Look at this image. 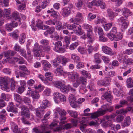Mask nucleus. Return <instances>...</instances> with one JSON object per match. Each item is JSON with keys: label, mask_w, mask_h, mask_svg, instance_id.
<instances>
[{"label": "nucleus", "mask_w": 133, "mask_h": 133, "mask_svg": "<svg viewBox=\"0 0 133 133\" xmlns=\"http://www.w3.org/2000/svg\"><path fill=\"white\" fill-rule=\"evenodd\" d=\"M56 25L55 28L57 30H59L62 28V23L61 22L58 21Z\"/></svg>", "instance_id": "nucleus-53"}, {"label": "nucleus", "mask_w": 133, "mask_h": 133, "mask_svg": "<svg viewBox=\"0 0 133 133\" xmlns=\"http://www.w3.org/2000/svg\"><path fill=\"white\" fill-rule=\"evenodd\" d=\"M47 129V124H43L41 125L40 127V129L37 127L34 128L33 129V132L35 133H46L48 132L50 133L49 131H46Z\"/></svg>", "instance_id": "nucleus-5"}, {"label": "nucleus", "mask_w": 133, "mask_h": 133, "mask_svg": "<svg viewBox=\"0 0 133 133\" xmlns=\"http://www.w3.org/2000/svg\"><path fill=\"white\" fill-rule=\"evenodd\" d=\"M41 63L43 66V69L45 71L49 70V68L51 67V64L47 61L42 60Z\"/></svg>", "instance_id": "nucleus-22"}, {"label": "nucleus", "mask_w": 133, "mask_h": 133, "mask_svg": "<svg viewBox=\"0 0 133 133\" xmlns=\"http://www.w3.org/2000/svg\"><path fill=\"white\" fill-rule=\"evenodd\" d=\"M41 48H42V51H44L49 52L51 50L50 47L49 46H41Z\"/></svg>", "instance_id": "nucleus-42"}, {"label": "nucleus", "mask_w": 133, "mask_h": 133, "mask_svg": "<svg viewBox=\"0 0 133 133\" xmlns=\"http://www.w3.org/2000/svg\"><path fill=\"white\" fill-rule=\"evenodd\" d=\"M117 28L116 27H113L111 30L110 32L107 34V36L112 41L113 40V38L115 35L117 34Z\"/></svg>", "instance_id": "nucleus-18"}, {"label": "nucleus", "mask_w": 133, "mask_h": 133, "mask_svg": "<svg viewBox=\"0 0 133 133\" xmlns=\"http://www.w3.org/2000/svg\"><path fill=\"white\" fill-rule=\"evenodd\" d=\"M106 120L103 123L104 125L106 127H109L111 129H114L115 125L113 124L112 119H110Z\"/></svg>", "instance_id": "nucleus-21"}, {"label": "nucleus", "mask_w": 133, "mask_h": 133, "mask_svg": "<svg viewBox=\"0 0 133 133\" xmlns=\"http://www.w3.org/2000/svg\"><path fill=\"white\" fill-rule=\"evenodd\" d=\"M128 111L127 110L124 109H121L116 111V112L117 114L121 115L125 114Z\"/></svg>", "instance_id": "nucleus-46"}, {"label": "nucleus", "mask_w": 133, "mask_h": 133, "mask_svg": "<svg viewBox=\"0 0 133 133\" xmlns=\"http://www.w3.org/2000/svg\"><path fill=\"white\" fill-rule=\"evenodd\" d=\"M83 20V17L82 13L77 12L75 18H71L70 22L72 23H77V22L82 21Z\"/></svg>", "instance_id": "nucleus-8"}, {"label": "nucleus", "mask_w": 133, "mask_h": 133, "mask_svg": "<svg viewBox=\"0 0 133 133\" xmlns=\"http://www.w3.org/2000/svg\"><path fill=\"white\" fill-rule=\"evenodd\" d=\"M74 9V6L71 4H70L68 6L63 8L62 11V15L65 16H67L72 12H73V10Z\"/></svg>", "instance_id": "nucleus-4"}, {"label": "nucleus", "mask_w": 133, "mask_h": 133, "mask_svg": "<svg viewBox=\"0 0 133 133\" xmlns=\"http://www.w3.org/2000/svg\"><path fill=\"white\" fill-rule=\"evenodd\" d=\"M17 51L21 55L24 57L25 56V52L23 49H21L19 46L17 45Z\"/></svg>", "instance_id": "nucleus-37"}, {"label": "nucleus", "mask_w": 133, "mask_h": 133, "mask_svg": "<svg viewBox=\"0 0 133 133\" xmlns=\"http://www.w3.org/2000/svg\"><path fill=\"white\" fill-rule=\"evenodd\" d=\"M10 18L8 19H11V20H14L16 21L17 19V13L14 12H12L11 15H10Z\"/></svg>", "instance_id": "nucleus-50"}, {"label": "nucleus", "mask_w": 133, "mask_h": 133, "mask_svg": "<svg viewBox=\"0 0 133 133\" xmlns=\"http://www.w3.org/2000/svg\"><path fill=\"white\" fill-rule=\"evenodd\" d=\"M17 125L14 122H12L11 124V129L13 132L15 133L17 132Z\"/></svg>", "instance_id": "nucleus-59"}, {"label": "nucleus", "mask_w": 133, "mask_h": 133, "mask_svg": "<svg viewBox=\"0 0 133 133\" xmlns=\"http://www.w3.org/2000/svg\"><path fill=\"white\" fill-rule=\"evenodd\" d=\"M63 67L62 66H58L57 68V74H58V75L60 76L62 74L63 71Z\"/></svg>", "instance_id": "nucleus-38"}, {"label": "nucleus", "mask_w": 133, "mask_h": 133, "mask_svg": "<svg viewBox=\"0 0 133 133\" xmlns=\"http://www.w3.org/2000/svg\"><path fill=\"white\" fill-rule=\"evenodd\" d=\"M121 12H122V14L123 16L120 17L125 18V17L126 18V19H127L128 16H131L132 14V13L126 8H122L121 10Z\"/></svg>", "instance_id": "nucleus-15"}, {"label": "nucleus", "mask_w": 133, "mask_h": 133, "mask_svg": "<svg viewBox=\"0 0 133 133\" xmlns=\"http://www.w3.org/2000/svg\"><path fill=\"white\" fill-rule=\"evenodd\" d=\"M55 117H58V114L60 115L59 119L60 121L59 123L61 125L64 124L65 123V120L66 119V117L65 116L66 115V112L64 110H62L59 108H57L56 109L55 112Z\"/></svg>", "instance_id": "nucleus-1"}, {"label": "nucleus", "mask_w": 133, "mask_h": 133, "mask_svg": "<svg viewBox=\"0 0 133 133\" xmlns=\"http://www.w3.org/2000/svg\"><path fill=\"white\" fill-rule=\"evenodd\" d=\"M133 52V49H129L126 50L123 52V53L124 54L130 55Z\"/></svg>", "instance_id": "nucleus-62"}, {"label": "nucleus", "mask_w": 133, "mask_h": 133, "mask_svg": "<svg viewBox=\"0 0 133 133\" xmlns=\"http://www.w3.org/2000/svg\"><path fill=\"white\" fill-rule=\"evenodd\" d=\"M36 26L40 29L44 30L48 28L49 26L42 24V21L40 20H38L36 22Z\"/></svg>", "instance_id": "nucleus-23"}, {"label": "nucleus", "mask_w": 133, "mask_h": 133, "mask_svg": "<svg viewBox=\"0 0 133 133\" xmlns=\"http://www.w3.org/2000/svg\"><path fill=\"white\" fill-rule=\"evenodd\" d=\"M45 75L46 78L49 81H52V79L53 75L49 72H46Z\"/></svg>", "instance_id": "nucleus-41"}, {"label": "nucleus", "mask_w": 133, "mask_h": 133, "mask_svg": "<svg viewBox=\"0 0 133 133\" xmlns=\"http://www.w3.org/2000/svg\"><path fill=\"white\" fill-rule=\"evenodd\" d=\"M75 29H76L74 30V32L77 35H80L83 34L81 26L78 24L77 23L75 24Z\"/></svg>", "instance_id": "nucleus-24"}, {"label": "nucleus", "mask_w": 133, "mask_h": 133, "mask_svg": "<svg viewBox=\"0 0 133 133\" xmlns=\"http://www.w3.org/2000/svg\"><path fill=\"white\" fill-rule=\"evenodd\" d=\"M101 56V54L98 53H96L94 55V62L97 64H99L101 62V60L100 58Z\"/></svg>", "instance_id": "nucleus-27"}, {"label": "nucleus", "mask_w": 133, "mask_h": 133, "mask_svg": "<svg viewBox=\"0 0 133 133\" xmlns=\"http://www.w3.org/2000/svg\"><path fill=\"white\" fill-rule=\"evenodd\" d=\"M60 89V90L64 94H67L69 91V89L71 88L70 85H65L64 84Z\"/></svg>", "instance_id": "nucleus-26"}, {"label": "nucleus", "mask_w": 133, "mask_h": 133, "mask_svg": "<svg viewBox=\"0 0 133 133\" xmlns=\"http://www.w3.org/2000/svg\"><path fill=\"white\" fill-rule=\"evenodd\" d=\"M54 99L56 103H58V99L62 102L66 101V97L64 95L56 92L54 93Z\"/></svg>", "instance_id": "nucleus-6"}, {"label": "nucleus", "mask_w": 133, "mask_h": 133, "mask_svg": "<svg viewBox=\"0 0 133 133\" xmlns=\"http://www.w3.org/2000/svg\"><path fill=\"white\" fill-rule=\"evenodd\" d=\"M21 115H25L27 118H29L30 116V114L29 113L28 108L23 105H21Z\"/></svg>", "instance_id": "nucleus-16"}, {"label": "nucleus", "mask_w": 133, "mask_h": 133, "mask_svg": "<svg viewBox=\"0 0 133 133\" xmlns=\"http://www.w3.org/2000/svg\"><path fill=\"white\" fill-rule=\"evenodd\" d=\"M75 80L76 82L73 84V87L75 88H77L79 87L81 83L85 84L87 82V79L82 76L79 77Z\"/></svg>", "instance_id": "nucleus-7"}, {"label": "nucleus", "mask_w": 133, "mask_h": 133, "mask_svg": "<svg viewBox=\"0 0 133 133\" xmlns=\"http://www.w3.org/2000/svg\"><path fill=\"white\" fill-rule=\"evenodd\" d=\"M108 15L110 20L113 21L115 17V13L110 9H108L107 10Z\"/></svg>", "instance_id": "nucleus-31"}, {"label": "nucleus", "mask_w": 133, "mask_h": 133, "mask_svg": "<svg viewBox=\"0 0 133 133\" xmlns=\"http://www.w3.org/2000/svg\"><path fill=\"white\" fill-rule=\"evenodd\" d=\"M6 110L8 112L11 111L16 114L17 112L16 106L14 105L12 102H10L8 105Z\"/></svg>", "instance_id": "nucleus-17"}, {"label": "nucleus", "mask_w": 133, "mask_h": 133, "mask_svg": "<svg viewBox=\"0 0 133 133\" xmlns=\"http://www.w3.org/2000/svg\"><path fill=\"white\" fill-rule=\"evenodd\" d=\"M86 117H80L78 118V121H79L80 123L79 126V128L80 130L83 132H85L86 129L87 125L85 123V121L84 120L85 119Z\"/></svg>", "instance_id": "nucleus-12"}, {"label": "nucleus", "mask_w": 133, "mask_h": 133, "mask_svg": "<svg viewBox=\"0 0 133 133\" xmlns=\"http://www.w3.org/2000/svg\"><path fill=\"white\" fill-rule=\"evenodd\" d=\"M39 45L38 43L36 42L34 44L33 51L35 55L37 57L40 56V54L42 51V48H41V46Z\"/></svg>", "instance_id": "nucleus-9"}, {"label": "nucleus", "mask_w": 133, "mask_h": 133, "mask_svg": "<svg viewBox=\"0 0 133 133\" xmlns=\"http://www.w3.org/2000/svg\"><path fill=\"white\" fill-rule=\"evenodd\" d=\"M53 85L56 87L60 89L61 88L64 84L60 81H53L52 82Z\"/></svg>", "instance_id": "nucleus-29"}, {"label": "nucleus", "mask_w": 133, "mask_h": 133, "mask_svg": "<svg viewBox=\"0 0 133 133\" xmlns=\"http://www.w3.org/2000/svg\"><path fill=\"white\" fill-rule=\"evenodd\" d=\"M114 37H112L113 38V40H115L116 41H118L121 39L123 37L122 35L121 34L115 35V36H114Z\"/></svg>", "instance_id": "nucleus-52"}, {"label": "nucleus", "mask_w": 133, "mask_h": 133, "mask_svg": "<svg viewBox=\"0 0 133 133\" xmlns=\"http://www.w3.org/2000/svg\"><path fill=\"white\" fill-rule=\"evenodd\" d=\"M16 53V52L11 50H9L4 52L5 57L7 59H10L11 57L13 56Z\"/></svg>", "instance_id": "nucleus-25"}, {"label": "nucleus", "mask_w": 133, "mask_h": 133, "mask_svg": "<svg viewBox=\"0 0 133 133\" xmlns=\"http://www.w3.org/2000/svg\"><path fill=\"white\" fill-rule=\"evenodd\" d=\"M124 18L120 17L119 19L122 22L121 25V30L123 32H124L127 29L129 23L128 21L126 19V18L125 17Z\"/></svg>", "instance_id": "nucleus-11"}, {"label": "nucleus", "mask_w": 133, "mask_h": 133, "mask_svg": "<svg viewBox=\"0 0 133 133\" xmlns=\"http://www.w3.org/2000/svg\"><path fill=\"white\" fill-rule=\"evenodd\" d=\"M124 117L123 116L121 115L117 116L116 118V120L118 122H121L124 119Z\"/></svg>", "instance_id": "nucleus-54"}, {"label": "nucleus", "mask_w": 133, "mask_h": 133, "mask_svg": "<svg viewBox=\"0 0 133 133\" xmlns=\"http://www.w3.org/2000/svg\"><path fill=\"white\" fill-rule=\"evenodd\" d=\"M17 6L19 11H22V10H25V5L23 3H21L19 0H17Z\"/></svg>", "instance_id": "nucleus-32"}, {"label": "nucleus", "mask_w": 133, "mask_h": 133, "mask_svg": "<svg viewBox=\"0 0 133 133\" xmlns=\"http://www.w3.org/2000/svg\"><path fill=\"white\" fill-rule=\"evenodd\" d=\"M131 118L130 116H127L125 118L123 122L121 123V126L122 128L129 126L131 123Z\"/></svg>", "instance_id": "nucleus-19"}, {"label": "nucleus", "mask_w": 133, "mask_h": 133, "mask_svg": "<svg viewBox=\"0 0 133 133\" xmlns=\"http://www.w3.org/2000/svg\"><path fill=\"white\" fill-rule=\"evenodd\" d=\"M78 50L79 52L82 54H85L87 52L86 49L85 48L81 46L78 48Z\"/></svg>", "instance_id": "nucleus-48"}, {"label": "nucleus", "mask_w": 133, "mask_h": 133, "mask_svg": "<svg viewBox=\"0 0 133 133\" xmlns=\"http://www.w3.org/2000/svg\"><path fill=\"white\" fill-rule=\"evenodd\" d=\"M42 103L41 106L37 109L36 111V116L40 118L43 116L44 109L48 106L49 102L48 100L45 99L43 101Z\"/></svg>", "instance_id": "nucleus-2"}, {"label": "nucleus", "mask_w": 133, "mask_h": 133, "mask_svg": "<svg viewBox=\"0 0 133 133\" xmlns=\"http://www.w3.org/2000/svg\"><path fill=\"white\" fill-rule=\"evenodd\" d=\"M58 21L55 19L52 20H49L45 22V23L49 25H56L57 22H58Z\"/></svg>", "instance_id": "nucleus-44"}, {"label": "nucleus", "mask_w": 133, "mask_h": 133, "mask_svg": "<svg viewBox=\"0 0 133 133\" xmlns=\"http://www.w3.org/2000/svg\"><path fill=\"white\" fill-rule=\"evenodd\" d=\"M127 86L128 88H131L133 87V81L131 78H128L127 81Z\"/></svg>", "instance_id": "nucleus-36"}, {"label": "nucleus", "mask_w": 133, "mask_h": 133, "mask_svg": "<svg viewBox=\"0 0 133 133\" xmlns=\"http://www.w3.org/2000/svg\"><path fill=\"white\" fill-rule=\"evenodd\" d=\"M5 12V14L6 17L7 19L10 18V15L11 13V9H7L4 10Z\"/></svg>", "instance_id": "nucleus-51"}, {"label": "nucleus", "mask_w": 133, "mask_h": 133, "mask_svg": "<svg viewBox=\"0 0 133 133\" xmlns=\"http://www.w3.org/2000/svg\"><path fill=\"white\" fill-rule=\"evenodd\" d=\"M54 50L55 51L60 53H64L65 51V49L62 46L56 48Z\"/></svg>", "instance_id": "nucleus-40"}, {"label": "nucleus", "mask_w": 133, "mask_h": 133, "mask_svg": "<svg viewBox=\"0 0 133 133\" xmlns=\"http://www.w3.org/2000/svg\"><path fill=\"white\" fill-rule=\"evenodd\" d=\"M26 37V35L24 34H22L21 35L19 40L20 43L22 44L24 43L25 41Z\"/></svg>", "instance_id": "nucleus-45"}, {"label": "nucleus", "mask_w": 133, "mask_h": 133, "mask_svg": "<svg viewBox=\"0 0 133 133\" xmlns=\"http://www.w3.org/2000/svg\"><path fill=\"white\" fill-rule=\"evenodd\" d=\"M40 43L43 46H46L49 44V41L47 39H42Z\"/></svg>", "instance_id": "nucleus-56"}, {"label": "nucleus", "mask_w": 133, "mask_h": 133, "mask_svg": "<svg viewBox=\"0 0 133 133\" xmlns=\"http://www.w3.org/2000/svg\"><path fill=\"white\" fill-rule=\"evenodd\" d=\"M81 74L85 76L89 79L91 78V75L90 74L88 73L87 71L83 70L81 71Z\"/></svg>", "instance_id": "nucleus-58"}, {"label": "nucleus", "mask_w": 133, "mask_h": 133, "mask_svg": "<svg viewBox=\"0 0 133 133\" xmlns=\"http://www.w3.org/2000/svg\"><path fill=\"white\" fill-rule=\"evenodd\" d=\"M111 82L110 77H105L103 80H99L97 82V84L99 85L107 87L108 86Z\"/></svg>", "instance_id": "nucleus-10"}, {"label": "nucleus", "mask_w": 133, "mask_h": 133, "mask_svg": "<svg viewBox=\"0 0 133 133\" xmlns=\"http://www.w3.org/2000/svg\"><path fill=\"white\" fill-rule=\"evenodd\" d=\"M78 45V43L76 42L71 44L70 46L69 49L71 50L75 49Z\"/></svg>", "instance_id": "nucleus-57"}, {"label": "nucleus", "mask_w": 133, "mask_h": 133, "mask_svg": "<svg viewBox=\"0 0 133 133\" xmlns=\"http://www.w3.org/2000/svg\"><path fill=\"white\" fill-rule=\"evenodd\" d=\"M112 25V23H109L105 24L104 26V29L106 31H108L111 28Z\"/></svg>", "instance_id": "nucleus-49"}, {"label": "nucleus", "mask_w": 133, "mask_h": 133, "mask_svg": "<svg viewBox=\"0 0 133 133\" xmlns=\"http://www.w3.org/2000/svg\"><path fill=\"white\" fill-rule=\"evenodd\" d=\"M50 38L55 41H58V40L62 39V38L58 34L57 32H54L52 35L50 36Z\"/></svg>", "instance_id": "nucleus-30"}, {"label": "nucleus", "mask_w": 133, "mask_h": 133, "mask_svg": "<svg viewBox=\"0 0 133 133\" xmlns=\"http://www.w3.org/2000/svg\"><path fill=\"white\" fill-rule=\"evenodd\" d=\"M103 96L108 102L111 103V100L112 98V97L110 92H106L104 94Z\"/></svg>", "instance_id": "nucleus-28"}, {"label": "nucleus", "mask_w": 133, "mask_h": 133, "mask_svg": "<svg viewBox=\"0 0 133 133\" xmlns=\"http://www.w3.org/2000/svg\"><path fill=\"white\" fill-rule=\"evenodd\" d=\"M83 27L84 29L86 30L88 38L90 39H91L92 37V28L91 26L87 24H84Z\"/></svg>", "instance_id": "nucleus-13"}, {"label": "nucleus", "mask_w": 133, "mask_h": 133, "mask_svg": "<svg viewBox=\"0 0 133 133\" xmlns=\"http://www.w3.org/2000/svg\"><path fill=\"white\" fill-rule=\"evenodd\" d=\"M67 112L72 117L76 118L78 115L76 111H73L69 110H67Z\"/></svg>", "instance_id": "nucleus-35"}, {"label": "nucleus", "mask_w": 133, "mask_h": 133, "mask_svg": "<svg viewBox=\"0 0 133 133\" xmlns=\"http://www.w3.org/2000/svg\"><path fill=\"white\" fill-rule=\"evenodd\" d=\"M10 79L8 77H0V84L2 90H5L9 89Z\"/></svg>", "instance_id": "nucleus-3"}, {"label": "nucleus", "mask_w": 133, "mask_h": 133, "mask_svg": "<svg viewBox=\"0 0 133 133\" xmlns=\"http://www.w3.org/2000/svg\"><path fill=\"white\" fill-rule=\"evenodd\" d=\"M113 110L112 107H110L108 104L104 105H102L101 110L99 111L102 115L104 114L107 111L111 112Z\"/></svg>", "instance_id": "nucleus-14"}, {"label": "nucleus", "mask_w": 133, "mask_h": 133, "mask_svg": "<svg viewBox=\"0 0 133 133\" xmlns=\"http://www.w3.org/2000/svg\"><path fill=\"white\" fill-rule=\"evenodd\" d=\"M132 61V59L129 58L126 55L124 56V61L127 64H130V65Z\"/></svg>", "instance_id": "nucleus-55"}, {"label": "nucleus", "mask_w": 133, "mask_h": 133, "mask_svg": "<svg viewBox=\"0 0 133 133\" xmlns=\"http://www.w3.org/2000/svg\"><path fill=\"white\" fill-rule=\"evenodd\" d=\"M74 24H67L66 25L67 28L69 30L74 29L75 26V23Z\"/></svg>", "instance_id": "nucleus-63"}, {"label": "nucleus", "mask_w": 133, "mask_h": 133, "mask_svg": "<svg viewBox=\"0 0 133 133\" xmlns=\"http://www.w3.org/2000/svg\"><path fill=\"white\" fill-rule=\"evenodd\" d=\"M5 29L6 30L8 31H10L12 29V26L9 24H7L5 26Z\"/></svg>", "instance_id": "nucleus-64"}, {"label": "nucleus", "mask_w": 133, "mask_h": 133, "mask_svg": "<svg viewBox=\"0 0 133 133\" xmlns=\"http://www.w3.org/2000/svg\"><path fill=\"white\" fill-rule=\"evenodd\" d=\"M68 76L69 78L72 79H76L79 77V75L78 74L76 73L74 74L72 72H69L68 74Z\"/></svg>", "instance_id": "nucleus-33"}, {"label": "nucleus", "mask_w": 133, "mask_h": 133, "mask_svg": "<svg viewBox=\"0 0 133 133\" xmlns=\"http://www.w3.org/2000/svg\"><path fill=\"white\" fill-rule=\"evenodd\" d=\"M52 43L55 45L54 49L62 46V42L58 40L55 43L53 42Z\"/></svg>", "instance_id": "nucleus-47"}, {"label": "nucleus", "mask_w": 133, "mask_h": 133, "mask_svg": "<svg viewBox=\"0 0 133 133\" xmlns=\"http://www.w3.org/2000/svg\"><path fill=\"white\" fill-rule=\"evenodd\" d=\"M102 50L105 54L110 56L114 55V53L112 50L107 46H103L102 47Z\"/></svg>", "instance_id": "nucleus-20"}, {"label": "nucleus", "mask_w": 133, "mask_h": 133, "mask_svg": "<svg viewBox=\"0 0 133 133\" xmlns=\"http://www.w3.org/2000/svg\"><path fill=\"white\" fill-rule=\"evenodd\" d=\"M100 2L98 6H100L102 9H105L106 5L105 3L102 0H100Z\"/></svg>", "instance_id": "nucleus-61"}, {"label": "nucleus", "mask_w": 133, "mask_h": 133, "mask_svg": "<svg viewBox=\"0 0 133 133\" xmlns=\"http://www.w3.org/2000/svg\"><path fill=\"white\" fill-rule=\"evenodd\" d=\"M89 114H90V115H89L88 116H90L91 118H96L99 116L102 115L99 111L95 112L93 113Z\"/></svg>", "instance_id": "nucleus-34"}, {"label": "nucleus", "mask_w": 133, "mask_h": 133, "mask_svg": "<svg viewBox=\"0 0 133 133\" xmlns=\"http://www.w3.org/2000/svg\"><path fill=\"white\" fill-rule=\"evenodd\" d=\"M31 96L34 100L38 99L40 97L39 94L37 92H32Z\"/></svg>", "instance_id": "nucleus-43"}, {"label": "nucleus", "mask_w": 133, "mask_h": 133, "mask_svg": "<svg viewBox=\"0 0 133 133\" xmlns=\"http://www.w3.org/2000/svg\"><path fill=\"white\" fill-rule=\"evenodd\" d=\"M102 58L105 63H108L110 61V59L108 57L103 56L102 57Z\"/></svg>", "instance_id": "nucleus-60"}, {"label": "nucleus", "mask_w": 133, "mask_h": 133, "mask_svg": "<svg viewBox=\"0 0 133 133\" xmlns=\"http://www.w3.org/2000/svg\"><path fill=\"white\" fill-rule=\"evenodd\" d=\"M11 83V88L12 91H13L15 89L16 84L13 78L10 79L9 82Z\"/></svg>", "instance_id": "nucleus-39"}]
</instances>
